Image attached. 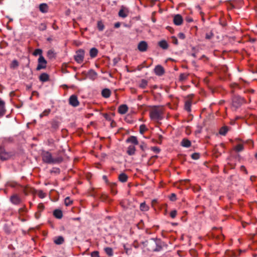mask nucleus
I'll return each mask as SVG.
<instances>
[{
	"mask_svg": "<svg viewBox=\"0 0 257 257\" xmlns=\"http://www.w3.org/2000/svg\"><path fill=\"white\" fill-rule=\"evenodd\" d=\"M178 37L179 38H180L181 39H184L185 38V35L182 33H180L178 34Z\"/></svg>",
	"mask_w": 257,
	"mask_h": 257,
	"instance_id": "52",
	"label": "nucleus"
},
{
	"mask_svg": "<svg viewBox=\"0 0 257 257\" xmlns=\"http://www.w3.org/2000/svg\"><path fill=\"white\" fill-rule=\"evenodd\" d=\"M52 27L54 30H55L58 29V27L55 24V22L52 24Z\"/></svg>",
	"mask_w": 257,
	"mask_h": 257,
	"instance_id": "54",
	"label": "nucleus"
},
{
	"mask_svg": "<svg viewBox=\"0 0 257 257\" xmlns=\"http://www.w3.org/2000/svg\"><path fill=\"white\" fill-rule=\"evenodd\" d=\"M42 51L40 49H36L34 52L33 55L34 56H37V55H42Z\"/></svg>",
	"mask_w": 257,
	"mask_h": 257,
	"instance_id": "39",
	"label": "nucleus"
},
{
	"mask_svg": "<svg viewBox=\"0 0 257 257\" xmlns=\"http://www.w3.org/2000/svg\"><path fill=\"white\" fill-rule=\"evenodd\" d=\"M39 10L43 13H47L48 11V5L45 3L40 4L39 6Z\"/></svg>",
	"mask_w": 257,
	"mask_h": 257,
	"instance_id": "16",
	"label": "nucleus"
},
{
	"mask_svg": "<svg viewBox=\"0 0 257 257\" xmlns=\"http://www.w3.org/2000/svg\"><path fill=\"white\" fill-rule=\"evenodd\" d=\"M177 211L176 210H173L170 213V216L172 218H174L176 216Z\"/></svg>",
	"mask_w": 257,
	"mask_h": 257,
	"instance_id": "47",
	"label": "nucleus"
},
{
	"mask_svg": "<svg viewBox=\"0 0 257 257\" xmlns=\"http://www.w3.org/2000/svg\"><path fill=\"white\" fill-rule=\"evenodd\" d=\"M140 147H141V148L142 150H143V146H140Z\"/></svg>",
	"mask_w": 257,
	"mask_h": 257,
	"instance_id": "62",
	"label": "nucleus"
},
{
	"mask_svg": "<svg viewBox=\"0 0 257 257\" xmlns=\"http://www.w3.org/2000/svg\"><path fill=\"white\" fill-rule=\"evenodd\" d=\"M38 195L41 198H44L46 197V194L41 190L39 191Z\"/></svg>",
	"mask_w": 257,
	"mask_h": 257,
	"instance_id": "42",
	"label": "nucleus"
},
{
	"mask_svg": "<svg viewBox=\"0 0 257 257\" xmlns=\"http://www.w3.org/2000/svg\"><path fill=\"white\" fill-rule=\"evenodd\" d=\"M16 185H17V183H11L10 184V186L12 187H15V186H16Z\"/></svg>",
	"mask_w": 257,
	"mask_h": 257,
	"instance_id": "60",
	"label": "nucleus"
},
{
	"mask_svg": "<svg viewBox=\"0 0 257 257\" xmlns=\"http://www.w3.org/2000/svg\"><path fill=\"white\" fill-rule=\"evenodd\" d=\"M244 149L243 145L242 144H238L236 146L234 149L236 152H239L243 151Z\"/></svg>",
	"mask_w": 257,
	"mask_h": 257,
	"instance_id": "29",
	"label": "nucleus"
},
{
	"mask_svg": "<svg viewBox=\"0 0 257 257\" xmlns=\"http://www.w3.org/2000/svg\"><path fill=\"white\" fill-rule=\"evenodd\" d=\"M64 203L66 206H69L72 203V200L69 197H66L65 199Z\"/></svg>",
	"mask_w": 257,
	"mask_h": 257,
	"instance_id": "37",
	"label": "nucleus"
},
{
	"mask_svg": "<svg viewBox=\"0 0 257 257\" xmlns=\"http://www.w3.org/2000/svg\"><path fill=\"white\" fill-rule=\"evenodd\" d=\"M91 257H99V252L97 251H94L91 253Z\"/></svg>",
	"mask_w": 257,
	"mask_h": 257,
	"instance_id": "46",
	"label": "nucleus"
},
{
	"mask_svg": "<svg viewBox=\"0 0 257 257\" xmlns=\"http://www.w3.org/2000/svg\"><path fill=\"white\" fill-rule=\"evenodd\" d=\"M154 71L155 74L158 76L162 75L165 72L164 69L161 65H160L156 66L154 69Z\"/></svg>",
	"mask_w": 257,
	"mask_h": 257,
	"instance_id": "11",
	"label": "nucleus"
},
{
	"mask_svg": "<svg viewBox=\"0 0 257 257\" xmlns=\"http://www.w3.org/2000/svg\"><path fill=\"white\" fill-rule=\"evenodd\" d=\"M127 143H131L135 145H137L139 144V142L136 137L131 136L126 140Z\"/></svg>",
	"mask_w": 257,
	"mask_h": 257,
	"instance_id": "14",
	"label": "nucleus"
},
{
	"mask_svg": "<svg viewBox=\"0 0 257 257\" xmlns=\"http://www.w3.org/2000/svg\"><path fill=\"white\" fill-rule=\"evenodd\" d=\"M185 20L188 23H191L193 22V19L190 17H186Z\"/></svg>",
	"mask_w": 257,
	"mask_h": 257,
	"instance_id": "53",
	"label": "nucleus"
},
{
	"mask_svg": "<svg viewBox=\"0 0 257 257\" xmlns=\"http://www.w3.org/2000/svg\"><path fill=\"white\" fill-rule=\"evenodd\" d=\"M135 152H136V148L135 147V146L134 145H130V146H128V147L127 148V154L130 155V156H132V155H133L135 154Z\"/></svg>",
	"mask_w": 257,
	"mask_h": 257,
	"instance_id": "15",
	"label": "nucleus"
},
{
	"mask_svg": "<svg viewBox=\"0 0 257 257\" xmlns=\"http://www.w3.org/2000/svg\"><path fill=\"white\" fill-rule=\"evenodd\" d=\"M59 124L57 121H54L52 122V127L54 129L56 130L58 128Z\"/></svg>",
	"mask_w": 257,
	"mask_h": 257,
	"instance_id": "41",
	"label": "nucleus"
},
{
	"mask_svg": "<svg viewBox=\"0 0 257 257\" xmlns=\"http://www.w3.org/2000/svg\"><path fill=\"white\" fill-rule=\"evenodd\" d=\"M170 199L171 201H175L176 200V196L175 194L172 193L170 196Z\"/></svg>",
	"mask_w": 257,
	"mask_h": 257,
	"instance_id": "50",
	"label": "nucleus"
},
{
	"mask_svg": "<svg viewBox=\"0 0 257 257\" xmlns=\"http://www.w3.org/2000/svg\"><path fill=\"white\" fill-rule=\"evenodd\" d=\"M97 73L93 70H90L88 73V77L92 80H95L97 78Z\"/></svg>",
	"mask_w": 257,
	"mask_h": 257,
	"instance_id": "17",
	"label": "nucleus"
},
{
	"mask_svg": "<svg viewBox=\"0 0 257 257\" xmlns=\"http://www.w3.org/2000/svg\"><path fill=\"white\" fill-rule=\"evenodd\" d=\"M164 108L162 106H155L150 111V116L152 120L159 121L163 119L164 116Z\"/></svg>",
	"mask_w": 257,
	"mask_h": 257,
	"instance_id": "1",
	"label": "nucleus"
},
{
	"mask_svg": "<svg viewBox=\"0 0 257 257\" xmlns=\"http://www.w3.org/2000/svg\"><path fill=\"white\" fill-rule=\"evenodd\" d=\"M188 76V74L186 73H182L180 75V80L184 81L186 80Z\"/></svg>",
	"mask_w": 257,
	"mask_h": 257,
	"instance_id": "40",
	"label": "nucleus"
},
{
	"mask_svg": "<svg viewBox=\"0 0 257 257\" xmlns=\"http://www.w3.org/2000/svg\"><path fill=\"white\" fill-rule=\"evenodd\" d=\"M159 46L163 49H167L168 48V44L165 40L159 42Z\"/></svg>",
	"mask_w": 257,
	"mask_h": 257,
	"instance_id": "23",
	"label": "nucleus"
},
{
	"mask_svg": "<svg viewBox=\"0 0 257 257\" xmlns=\"http://www.w3.org/2000/svg\"><path fill=\"white\" fill-rule=\"evenodd\" d=\"M39 79L41 81L46 82L49 80V75L46 73H42L39 77Z\"/></svg>",
	"mask_w": 257,
	"mask_h": 257,
	"instance_id": "22",
	"label": "nucleus"
},
{
	"mask_svg": "<svg viewBox=\"0 0 257 257\" xmlns=\"http://www.w3.org/2000/svg\"><path fill=\"white\" fill-rule=\"evenodd\" d=\"M250 143H251L252 144H253V142H252V141H250Z\"/></svg>",
	"mask_w": 257,
	"mask_h": 257,
	"instance_id": "64",
	"label": "nucleus"
},
{
	"mask_svg": "<svg viewBox=\"0 0 257 257\" xmlns=\"http://www.w3.org/2000/svg\"><path fill=\"white\" fill-rule=\"evenodd\" d=\"M53 214L55 217L58 219H61L62 217V212L60 210H55Z\"/></svg>",
	"mask_w": 257,
	"mask_h": 257,
	"instance_id": "25",
	"label": "nucleus"
},
{
	"mask_svg": "<svg viewBox=\"0 0 257 257\" xmlns=\"http://www.w3.org/2000/svg\"><path fill=\"white\" fill-rule=\"evenodd\" d=\"M84 57V51L82 49L78 50L74 56L75 60L78 63H81L83 61Z\"/></svg>",
	"mask_w": 257,
	"mask_h": 257,
	"instance_id": "3",
	"label": "nucleus"
},
{
	"mask_svg": "<svg viewBox=\"0 0 257 257\" xmlns=\"http://www.w3.org/2000/svg\"><path fill=\"white\" fill-rule=\"evenodd\" d=\"M129 14V10L128 9L123 6H122L121 7L120 10H119L118 12V16L119 17L125 18L127 17Z\"/></svg>",
	"mask_w": 257,
	"mask_h": 257,
	"instance_id": "6",
	"label": "nucleus"
},
{
	"mask_svg": "<svg viewBox=\"0 0 257 257\" xmlns=\"http://www.w3.org/2000/svg\"><path fill=\"white\" fill-rule=\"evenodd\" d=\"M111 192L113 195H115L117 193V191L113 188L111 189Z\"/></svg>",
	"mask_w": 257,
	"mask_h": 257,
	"instance_id": "58",
	"label": "nucleus"
},
{
	"mask_svg": "<svg viewBox=\"0 0 257 257\" xmlns=\"http://www.w3.org/2000/svg\"><path fill=\"white\" fill-rule=\"evenodd\" d=\"M50 112H51V109H45L42 113H41L40 114V117L42 118L43 116H45L48 115L50 113Z\"/></svg>",
	"mask_w": 257,
	"mask_h": 257,
	"instance_id": "30",
	"label": "nucleus"
},
{
	"mask_svg": "<svg viewBox=\"0 0 257 257\" xmlns=\"http://www.w3.org/2000/svg\"><path fill=\"white\" fill-rule=\"evenodd\" d=\"M191 142L187 139H183L181 142V145L184 147L188 148L191 146Z\"/></svg>",
	"mask_w": 257,
	"mask_h": 257,
	"instance_id": "18",
	"label": "nucleus"
},
{
	"mask_svg": "<svg viewBox=\"0 0 257 257\" xmlns=\"http://www.w3.org/2000/svg\"><path fill=\"white\" fill-rule=\"evenodd\" d=\"M47 24L46 23H41L38 28L41 31H43L46 30L47 29Z\"/></svg>",
	"mask_w": 257,
	"mask_h": 257,
	"instance_id": "31",
	"label": "nucleus"
},
{
	"mask_svg": "<svg viewBox=\"0 0 257 257\" xmlns=\"http://www.w3.org/2000/svg\"><path fill=\"white\" fill-rule=\"evenodd\" d=\"M19 66V63L16 60H14L12 61L11 65V67L12 68H16Z\"/></svg>",
	"mask_w": 257,
	"mask_h": 257,
	"instance_id": "38",
	"label": "nucleus"
},
{
	"mask_svg": "<svg viewBox=\"0 0 257 257\" xmlns=\"http://www.w3.org/2000/svg\"><path fill=\"white\" fill-rule=\"evenodd\" d=\"M6 112L5 102L0 98V117L3 116Z\"/></svg>",
	"mask_w": 257,
	"mask_h": 257,
	"instance_id": "12",
	"label": "nucleus"
},
{
	"mask_svg": "<svg viewBox=\"0 0 257 257\" xmlns=\"http://www.w3.org/2000/svg\"><path fill=\"white\" fill-rule=\"evenodd\" d=\"M40 215L41 213L39 211L35 213V217L37 219H38L40 217Z\"/></svg>",
	"mask_w": 257,
	"mask_h": 257,
	"instance_id": "55",
	"label": "nucleus"
},
{
	"mask_svg": "<svg viewBox=\"0 0 257 257\" xmlns=\"http://www.w3.org/2000/svg\"><path fill=\"white\" fill-rule=\"evenodd\" d=\"M90 56L91 58L95 57L98 54V50L95 48H92L90 50Z\"/></svg>",
	"mask_w": 257,
	"mask_h": 257,
	"instance_id": "24",
	"label": "nucleus"
},
{
	"mask_svg": "<svg viewBox=\"0 0 257 257\" xmlns=\"http://www.w3.org/2000/svg\"><path fill=\"white\" fill-rule=\"evenodd\" d=\"M105 253L109 256H112L113 255V250L110 247H106L104 248Z\"/></svg>",
	"mask_w": 257,
	"mask_h": 257,
	"instance_id": "34",
	"label": "nucleus"
},
{
	"mask_svg": "<svg viewBox=\"0 0 257 257\" xmlns=\"http://www.w3.org/2000/svg\"><path fill=\"white\" fill-rule=\"evenodd\" d=\"M241 170L243 171L246 174H247V171L243 166H241Z\"/></svg>",
	"mask_w": 257,
	"mask_h": 257,
	"instance_id": "59",
	"label": "nucleus"
},
{
	"mask_svg": "<svg viewBox=\"0 0 257 257\" xmlns=\"http://www.w3.org/2000/svg\"><path fill=\"white\" fill-rule=\"evenodd\" d=\"M10 155L9 154L5 152H3L0 154V158L2 160H6L9 159Z\"/></svg>",
	"mask_w": 257,
	"mask_h": 257,
	"instance_id": "26",
	"label": "nucleus"
},
{
	"mask_svg": "<svg viewBox=\"0 0 257 257\" xmlns=\"http://www.w3.org/2000/svg\"><path fill=\"white\" fill-rule=\"evenodd\" d=\"M64 242V238L62 236H58L57 237L55 240L54 242L56 244H61L63 243Z\"/></svg>",
	"mask_w": 257,
	"mask_h": 257,
	"instance_id": "28",
	"label": "nucleus"
},
{
	"mask_svg": "<svg viewBox=\"0 0 257 257\" xmlns=\"http://www.w3.org/2000/svg\"><path fill=\"white\" fill-rule=\"evenodd\" d=\"M199 154L198 153H193L191 155V157L194 160H197L199 158Z\"/></svg>",
	"mask_w": 257,
	"mask_h": 257,
	"instance_id": "45",
	"label": "nucleus"
},
{
	"mask_svg": "<svg viewBox=\"0 0 257 257\" xmlns=\"http://www.w3.org/2000/svg\"><path fill=\"white\" fill-rule=\"evenodd\" d=\"M148 44L146 41H141L138 45V49L141 52L146 51L148 49Z\"/></svg>",
	"mask_w": 257,
	"mask_h": 257,
	"instance_id": "8",
	"label": "nucleus"
},
{
	"mask_svg": "<svg viewBox=\"0 0 257 257\" xmlns=\"http://www.w3.org/2000/svg\"><path fill=\"white\" fill-rule=\"evenodd\" d=\"M147 130V128L145 124H141L140 126V133L141 134H144V133Z\"/></svg>",
	"mask_w": 257,
	"mask_h": 257,
	"instance_id": "36",
	"label": "nucleus"
},
{
	"mask_svg": "<svg viewBox=\"0 0 257 257\" xmlns=\"http://www.w3.org/2000/svg\"><path fill=\"white\" fill-rule=\"evenodd\" d=\"M213 33L211 32H210L209 33L206 34L205 38L206 39L209 40V39H211L213 37Z\"/></svg>",
	"mask_w": 257,
	"mask_h": 257,
	"instance_id": "43",
	"label": "nucleus"
},
{
	"mask_svg": "<svg viewBox=\"0 0 257 257\" xmlns=\"http://www.w3.org/2000/svg\"><path fill=\"white\" fill-rule=\"evenodd\" d=\"M44 209V205L43 203H39L38 205V211L41 212Z\"/></svg>",
	"mask_w": 257,
	"mask_h": 257,
	"instance_id": "44",
	"label": "nucleus"
},
{
	"mask_svg": "<svg viewBox=\"0 0 257 257\" xmlns=\"http://www.w3.org/2000/svg\"><path fill=\"white\" fill-rule=\"evenodd\" d=\"M10 201L13 204L18 205L21 202V199L17 194H14L11 197Z\"/></svg>",
	"mask_w": 257,
	"mask_h": 257,
	"instance_id": "10",
	"label": "nucleus"
},
{
	"mask_svg": "<svg viewBox=\"0 0 257 257\" xmlns=\"http://www.w3.org/2000/svg\"><path fill=\"white\" fill-rule=\"evenodd\" d=\"M69 103L71 105L74 107L78 106L79 104V102L78 100L77 96L75 95H71L69 99Z\"/></svg>",
	"mask_w": 257,
	"mask_h": 257,
	"instance_id": "7",
	"label": "nucleus"
},
{
	"mask_svg": "<svg viewBox=\"0 0 257 257\" xmlns=\"http://www.w3.org/2000/svg\"><path fill=\"white\" fill-rule=\"evenodd\" d=\"M97 28L100 31H102L104 30V26L101 21L97 22Z\"/></svg>",
	"mask_w": 257,
	"mask_h": 257,
	"instance_id": "35",
	"label": "nucleus"
},
{
	"mask_svg": "<svg viewBox=\"0 0 257 257\" xmlns=\"http://www.w3.org/2000/svg\"><path fill=\"white\" fill-rule=\"evenodd\" d=\"M171 39H172V42L173 44H174L175 45L178 44V40L175 37H172L171 38Z\"/></svg>",
	"mask_w": 257,
	"mask_h": 257,
	"instance_id": "49",
	"label": "nucleus"
},
{
	"mask_svg": "<svg viewBox=\"0 0 257 257\" xmlns=\"http://www.w3.org/2000/svg\"><path fill=\"white\" fill-rule=\"evenodd\" d=\"M244 100L239 96H234L232 98V106L238 108L243 102Z\"/></svg>",
	"mask_w": 257,
	"mask_h": 257,
	"instance_id": "4",
	"label": "nucleus"
},
{
	"mask_svg": "<svg viewBox=\"0 0 257 257\" xmlns=\"http://www.w3.org/2000/svg\"><path fill=\"white\" fill-rule=\"evenodd\" d=\"M47 61L44 57L41 55L38 59V64L37 67V70H40L42 69H44L46 67Z\"/></svg>",
	"mask_w": 257,
	"mask_h": 257,
	"instance_id": "5",
	"label": "nucleus"
},
{
	"mask_svg": "<svg viewBox=\"0 0 257 257\" xmlns=\"http://www.w3.org/2000/svg\"><path fill=\"white\" fill-rule=\"evenodd\" d=\"M128 111V107L125 104H122L120 105L118 109V111L120 114H123L126 113Z\"/></svg>",
	"mask_w": 257,
	"mask_h": 257,
	"instance_id": "13",
	"label": "nucleus"
},
{
	"mask_svg": "<svg viewBox=\"0 0 257 257\" xmlns=\"http://www.w3.org/2000/svg\"><path fill=\"white\" fill-rule=\"evenodd\" d=\"M42 161L43 162L47 164H58L61 163L63 161L61 157H57L56 158L53 157L51 153L48 151H44L41 154Z\"/></svg>",
	"mask_w": 257,
	"mask_h": 257,
	"instance_id": "2",
	"label": "nucleus"
},
{
	"mask_svg": "<svg viewBox=\"0 0 257 257\" xmlns=\"http://www.w3.org/2000/svg\"><path fill=\"white\" fill-rule=\"evenodd\" d=\"M120 24L119 22L116 23L114 24V27L116 28H118L120 27Z\"/></svg>",
	"mask_w": 257,
	"mask_h": 257,
	"instance_id": "57",
	"label": "nucleus"
},
{
	"mask_svg": "<svg viewBox=\"0 0 257 257\" xmlns=\"http://www.w3.org/2000/svg\"><path fill=\"white\" fill-rule=\"evenodd\" d=\"M192 101L190 99H188L185 101V109L188 112L191 111Z\"/></svg>",
	"mask_w": 257,
	"mask_h": 257,
	"instance_id": "19",
	"label": "nucleus"
},
{
	"mask_svg": "<svg viewBox=\"0 0 257 257\" xmlns=\"http://www.w3.org/2000/svg\"><path fill=\"white\" fill-rule=\"evenodd\" d=\"M80 219V218H75L74 219L75 220H79Z\"/></svg>",
	"mask_w": 257,
	"mask_h": 257,
	"instance_id": "61",
	"label": "nucleus"
},
{
	"mask_svg": "<svg viewBox=\"0 0 257 257\" xmlns=\"http://www.w3.org/2000/svg\"><path fill=\"white\" fill-rule=\"evenodd\" d=\"M255 158L257 159V153H256V154H255Z\"/></svg>",
	"mask_w": 257,
	"mask_h": 257,
	"instance_id": "63",
	"label": "nucleus"
},
{
	"mask_svg": "<svg viewBox=\"0 0 257 257\" xmlns=\"http://www.w3.org/2000/svg\"><path fill=\"white\" fill-rule=\"evenodd\" d=\"M148 85V81L145 79H142L139 85V86L142 88H145Z\"/></svg>",
	"mask_w": 257,
	"mask_h": 257,
	"instance_id": "33",
	"label": "nucleus"
},
{
	"mask_svg": "<svg viewBox=\"0 0 257 257\" xmlns=\"http://www.w3.org/2000/svg\"><path fill=\"white\" fill-rule=\"evenodd\" d=\"M107 198H108V196L107 195H106L105 194H102L101 197L102 200L105 201Z\"/></svg>",
	"mask_w": 257,
	"mask_h": 257,
	"instance_id": "51",
	"label": "nucleus"
},
{
	"mask_svg": "<svg viewBox=\"0 0 257 257\" xmlns=\"http://www.w3.org/2000/svg\"><path fill=\"white\" fill-rule=\"evenodd\" d=\"M110 91L109 89L105 88L102 90L101 92V94L103 97L105 98H108L110 95Z\"/></svg>",
	"mask_w": 257,
	"mask_h": 257,
	"instance_id": "20",
	"label": "nucleus"
},
{
	"mask_svg": "<svg viewBox=\"0 0 257 257\" xmlns=\"http://www.w3.org/2000/svg\"><path fill=\"white\" fill-rule=\"evenodd\" d=\"M183 21V18L180 15L177 14L174 16L173 22L175 25L180 26L182 24Z\"/></svg>",
	"mask_w": 257,
	"mask_h": 257,
	"instance_id": "9",
	"label": "nucleus"
},
{
	"mask_svg": "<svg viewBox=\"0 0 257 257\" xmlns=\"http://www.w3.org/2000/svg\"><path fill=\"white\" fill-rule=\"evenodd\" d=\"M151 150L156 153H159L160 151V149L156 147H152Z\"/></svg>",
	"mask_w": 257,
	"mask_h": 257,
	"instance_id": "48",
	"label": "nucleus"
},
{
	"mask_svg": "<svg viewBox=\"0 0 257 257\" xmlns=\"http://www.w3.org/2000/svg\"><path fill=\"white\" fill-rule=\"evenodd\" d=\"M149 207L148 206L145 202L142 203L140 204V209L143 211H146L149 210Z\"/></svg>",
	"mask_w": 257,
	"mask_h": 257,
	"instance_id": "27",
	"label": "nucleus"
},
{
	"mask_svg": "<svg viewBox=\"0 0 257 257\" xmlns=\"http://www.w3.org/2000/svg\"><path fill=\"white\" fill-rule=\"evenodd\" d=\"M53 54H54V53H53V51H52V50L48 51V56L49 57H51L52 55H53Z\"/></svg>",
	"mask_w": 257,
	"mask_h": 257,
	"instance_id": "56",
	"label": "nucleus"
},
{
	"mask_svg": "<svg viewBox=\"0 0 257 257\" xmlns=\"http://www.w3.org/2000/svg\"><path fill=\"white\" fill-rule=\"evenodd\" d=\"M127 178V176L124 173H121L118 176V179L121 182H126Z\"/></svg>",
	"mask_w": 257,
	"mask_h": 257,
	"instance_id": "21",
	"label": "nucleus"
},
{
	"mask_svg": "<svg viewBox=\"0 0 257 257\" xmlns=\"http://www.w3.org/2000/svg\"><path fill=\"white\" fill-rule=\"evenodd\" d=\"M228 131V128L226 126L221 127L219 130V134L221 135H225Z\"/></svg>",
	"mask_w": 257,
	"mask_h": 257,
	"instance_id": "32",
	"label": "nucleus"
}]
</instances>
